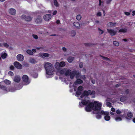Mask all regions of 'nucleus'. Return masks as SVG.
<instances>
[{
    "instance_id": "34",
    "label": "nucleus",
    "mask_w": 135,
    "mask_h": 135,
    "mask_svg": "<svg viewBox=\"0 0 135 135\" xmlns=\"http://www.w3.org/2000/svg\"><path fill=\"white\" fill-rule=\"evenodd\" d=\"M49 54L47 53H44L42 54V55H41V56L42 57H43L42 56H44L45 57H48L49 56Z\"/></svg>"
},
{
    "instance_id": "11",
    "label": "nucleus",
    "mask_w": 135,
    "mask_h": 135,
    "mask_svg": "<svg viewBox=\"0 0 135 135\" xmlns=\"http://www.w3.org/2000/svg\"><path fill=\"white\" fill-rule=\"evenodd\" d=\"M13 64L18 69H20L22 68V65L18 62L15 61L14 62Z\"/></svg>"
},
{
    "instance_id": "33",
    "label": "nucleus",
    "mask_w": 135,
    "mask_h": 135,
    "mask_svg": "<svg viewBox=\"0 0 135 135\" xmlns=\"http://www.w3.org/2000/svg\"><path fill=\"white\" fill-rule=\"evenodd\" d=\"M115 120L117 122H119L121 121L122 119L120 117H117L115 118Z\"/></svg>"
},
{
    "instance_id": "37",
    "label": "nucleus",
    "mask_w": 135,
    "mask_h": 135,
    "mask_svg": "<svg viewBox=\"0 0 135 135\" xmlns=\"http://www.w3.org/2000/svg\"><path fill=\"white\" fill-rule=\"evenodd\" d=\"M81 15H77L76 17V19L78 20H81Z\"/></svg>"
},
{
    "instance_id": "57",
    "label": "nucleus",
    "mask_w": 135,
    "mask_h": 135,
    "mask_svg": "<svg viewBox=\"0 0 135 135\" xmlns=\"http://www.w3.org/2000/svg\"><path fill=\"white\" fill-rule=\"evenodd\" d=\"M57 13V11L56 10H55L54 11L53 13V15H56Z\"/></svg>"
},
{
    "instance_id": "42",
    "label": "nucleus",
    "mask_w": 135,
    "mask_h": 135,
    "mask_svg": "<svg viewBox=\"0 0 135 135\" xmlns=\"http://www.w3.org/2000/svg\"><path fill=\"white\" fill-rule=\"evenodd\" d=\"M76 31L75 30H72V31H71V35L73 37L74 36H75V35L76 34Z\"/></svg>"
},
{
    "instance_id": "62",
    "label": "nucleus",
    "mask_w": 135,
    "mask_h": 135,
    "mask_svg": "<svg viewBox=\"0 0 135 135\" xmlns=\"http://www.w3.org/2000/svg\"><path fill=\"white\" fill-rule=\"evenodd\" d=\"M32 51L33 52H36V50L35 49H33L32 50Z\"/></svg>"
},
{
    "instance_id": "36",
    "label": "nucleus",
    "mask_w": 135,
    "mask_h": 135,
    "mask_svg": "<svg viewBox=\"0 0 135 135\" xmlns=\"http://www.w3.org/2000/svg\"><path fill=\"white\" fill-rule=\"evenodd\" d=\"M83 88L82 86H80L78 87V90L81 91L83 90Z\"/></svg>"
},
{
    "instance_id": "6",
    "label": "nucleus",
    "mask_w": 135,
    "mask_h": 135,
    "mask_svg": "<svg viewBox=\"0 0 135 135\" xmlns=\"http://www.w3.org/2000/svg\"><path fill=\"white\" fill-rule=\"evenodd\" d=\"M94 103L91 102L90 101V102H88V103L86 105L85 107V110H94Z\"/></svg>"
},
{
    "instance_id": "40",
    "label": "nucleus",
    "mask_w": 135,
    "mask_h": 135,
    "mask_svg": "<svg viewBox=\"0 0 135 135\" xmlns=\"http://www.w3.org/2000/svg\"><path fill=\"white\" fill-rule=\"evenodd\" d=\"M83 93L84 95V96H88V91L86 90H84Z\"/></svg>"
},
{
    "instance_id": "29",
    "label": "nucleus",
    "mask_w": 135,
    "mask_h": 135,
    "mask_svg": "<svg viewBox=\"0 0 135 135\" xmlns=\"http://www.w3.org/2000/svg\"><path fill=\"white\" fill-rule=\"evenodd\" d=\"M55 68L56 69H58L60 67V63L57 62L56 63L55 65Z\"/></svg>"
},
{
    "instance_id": "14",
    "label": "nucleus",
    "mask_w": 135,
    "mask_h": 135,
    "mask_svg": "<svg viewBox=\"0 0 135 135\" xmlns=\"http://www.w3.org/2000/svg\"><path fill=\"white\" fill-rule=\"evenodd\" d=\"M17 59L18 61H22L24 59V57L23 55L19 54L17 56Z\"/></svg>"
},
{
    "instance_id": "22",
    "label": "nucleus",
    "mask_w": 135,
    "mask_h": 135,
    "mask_svg": "<svg viewBox=\"0 0 135 135\" xmlns=\"http://www.w3.org/2000/svg\"><path fill=\"white\" fill-rule=\"evenodd\" d=\"M73 25L75 26L77 28H78L80 27V24L79 22H75L73 23Z\"/></svg>"
},
{
    "instance_id": "47",
    "label": "nucleus",
    "mask_w": 135,
    "mask_h": 135,
    "mask_svg": "<svg viewBox=\"0 0 135 135\" xmlns=\"http://www.w3.org/2000/svg\"><path fill=\"white\" fill-rule=\"evenodd\" d=\"M79 66L80 68H82L83 67V62H80L79 64Z\"/></svg>"
},
{
    "instance_id": "46",
    "label": "nucleus",
    "mask_w": 135,
    "mask_h": 135,
    "mask_svg": "<svg viewBox=\"0 0 135 135\" xmlns=\"http://www.w3.org/2000/svg\"><path fill=\"white\" fill-rule=\"evenodd\" d=\"M32 36L35 39H37L38 38V36L37 35L33 34Z\"/></svg>"
},
{
    "instance_id": "21",
    "label": "nucleus",
    "mask_w": 135,
    "mask_h": 135,
    "mask_svg": "<svg viewBox=\"0 0 135 135\" xmlns=\"http://www.w3.org/2000/svg\"><path fill=\"white\" fill-rule=\"evenodd\" d=\"M29 62L33 64H35L37 62L36 60L33 58H31L29 60Z\"/></svg>"
},
{
    "instance_id": "56",
    "label": "nucleus",
    "mask_w": 135,
    "mask_h": 135,
    "mask_svg": "<svg viewBox=\"0 0 135 135\" xmlns=\"http://www.w3.org/2000/svg\"><path fill=\"white\" fill-rule=\"evenodd\" d=\"M101 13L100 12H98L97 14V16H101Z\"/></svg>"
},
{
    "instance_id": "10",
    "label": "nucleus",
    "mask_w": 135,
    "mask_h": 135,
    "mask_svg": "<svg viewBox=\"0 0 135 135\" xmlns=\"http://www.w3.org/2000/svg\"><path fill=\"white\" fill-rule=\"evenodd\" d=\"M35 22L37 24H39L41 23L42 21V19L41 16L40 15L37 16L35 20Z\"/></svg>"
},
{
    "instance_id": "19",
    "label": "nucleus",
    "mask_w": 135,
    "mask_h": 135,
    "mask_svg": "<svg viewBox=\"0 0 135 135\" xmlns=\"http://www.w3.org/2000/svg\"><path fill=\"white\" fill-rule=\"evenodd\" d=\"M21 80V78L19 76H16L14 78V81L15 82L19 83Z\"/></svg>"
},
{
    "instance_id": "51",
    "label": "nucleus",
    "mask_w": 135,
    "mask_h": 135,
    "mask_svg": "<svg viewBox=\"0 0 135 135\" xmlns=\"http://www.w3.org/2000/svg\"><path fill=\"white\" fill-rule=\"evenodd\" d=\"M112 0H106V3L107 4H109L110 2L112 1Z\"/></svg>"
},
{
    "instance_id": "63",
    "label": "nucleus",
    "mask_w": 135,
    "mask_h": 135,
    "mask_svg": "<svg viewBox=\"0 0 135 135\" xmlns=\"http://www.w3.org/2000/svg\"><path fill=\"white\" fill-rule=\"evenodd\" d=\"M84 96H84V95L83 94H83L81 95L80 97L81 98H83V97H84Z\"/></svg>"
},
{
    "instance_id": "24",
    "label": "nucleus",
    "mask_w": 135,
    "mask_h": 135,
    "mask_svg": "<svg viewBox=\"0 0 135 135\" xmlns=\"http://www.w3.org/2000/svg\"><path fill=\"white\" fill-rule=\"evenodd\" d=\"M84 45L88 47H91L92 45H94V44H91V43H85L84 44Z\"/></svg>"
},
{
    "instance_id": "39",
    "label": "nucleus",
    "mask_w": 135,
    "mask_h": 135,
    "mask_svg": "<svg viewBox=\"0 0 135 135\" xmlns=\"http://www.w3.org/2000/svg\"><path fill=\"white\" fill-rule=\"evenodd\" d=\"M113 44L115 46H118L119 45V42L117 41H114L113 42Z\"/></svg>"
},
{
    "instance_id": "55",
    "label": "nucleus",
    "mask_w": 135,
    "mask_h": 135,
    "mask_svg": "<svg viewBox=\"0 0 135 135\" xmlns=\"http://www.w3.org/2000/svg\"><path fill=\"white\" fill-rule=\"evenodd\" d=\"M121 85L120 84H118L115 85V87H118L120 86Z\"/></svg>"
},
{
    "instance_id": "8",
    "label": "nucleus",
    "mask_w": 135,
    "mask_h": 135,
    "mask_svg": "<svg viewBox=\"0 0 135 135\" xmlns=\"http://www.w3.org/2000/svg\"><path fill=\"white\" fill-rule=\"evenodd\" d=\"M22 79L23 81L25 82L26 85L28 84L30 82L29 81V78L28 76L26 75H24L22 77Z\"/></svg>"
},
{
    "instance_id": "41",
    "label": "nucleus",
    "mask_w": 135,
    "mask_h": 135,
    "mask_svg": "<svg viewBox=\"0 0 135 135\" xmlns=\"http://www.w3.org/2000/svg\"><path fill=\"white\" fill-rule=\"evenodd\" d=\"M126 99V98L124 97H121L120 99V101L122 102L124 101Z\"/></svg>"
},
{
    "instance_id": "23",
    "label": "nucleus",
    "mask_w": 135,
    "mask_h": 135,
    "mask_svg": "<svg viewBox=\"0 0 135 135\" xmlns=\"http://www.w3.org/2000/svg\"><path fill=\"white\" fill-rule=\"evenodd\" d=\"M127 29L126 28H121L119 30L118 32H122L123 33H125L127 32Z\"/></svg>"
},
{
    "instance_id": "17",
    "label": "nucleus",
    "mask_w": 135,
    "mask_h": 135,
    "mask_svg": "<svg viewBox=\"0 0 135 135\" xmlns=\"http://www.w3.org/2000/svg\"><path fill=\"white\" fill-rule=\"evenodd\" d=\"M127 117H125V118L127 119H130L128 118H131L133 117V114L132 113L129 112L127 113Z\"/></svg>"
},
{
    "instance_id": "16",
    "label": "nucleus",
    "mask_w": 135,
    "mask_h": 135,
    "mask_svg": "<svg viewBox=\"0 0 135 135\" xmlns=\"http://www.w3.org/2000/svg\"><path fill=\"white\" fill-rule=\"evenodd\" d=\"M116 24L115 22H109L107 24V26L109 27H115L116 26Z\"/></svg>"
},
{
    "instance_id": "44",
    "label": "nucleus",
    "mask_w": 135,
    "mask_h": 135,
    "mask_svg": "<svg viewBox=\"0 0 135 135\" xmlns=\"http://www.w3.org/2000/svg\"><path fill=\"white\" fill-rule=\"evenodd\" d=\"M8 75L11 76H12L14 75L13 73L11 71H9L8 73Z\"/></svg>"
},
{
    "instance_id": "38",
    "label": "nucleus",
    "mask_w": 135,
    "mask_h": 135,
    "mask_svg": "<svg viewBox=\"0 0 135 135\" xmlns=\"http://www.w3.org/2000/svg\"><path fill=\"white\" fill-rule=\"evenodd\" d=\"M100 56L101 57H103V59L104 60H105L107 61H109V58L107 57H104L103 56L101 55H100Z\"/></svg>"
},
{
    "instance_id": "30",
    "label": "nucleus",
    "mask_w": 135,
    "mask_h": 135,
    "mask_svg": "<svg viewBox=\"0 0 135 135\" xmlns=\"http://www.w3.org/2000/svg\"><path fill=\"white\" fill-rule=\"evenodd\" d=\"M1 89L3 90L4 91H7V87L4 85H1Z\"/></svg>"
},
{
    "instance_id": "2",
    "label": "nucleus",
    "mask_w": 135,
    "mask_h": 135,
    "mask_svg": "<svg viewBox=\"0 0 135 135\" xmlns=\"http://www.w3.org/2000/svg\"><path fill=\"white\" fill-rule=\"evenodd\" d=\"M44 67L47 74L51 75L53 73L54 69L52 64L48 62H47L45 64Z\"/></svg>"
},
{
    "instance_id": "5",
    "label": "nucleus",
    "mask_w": 135,
    "mask_h": 135,
    "mask_svg": "<svg viewBox=\"0 0 135 135\" xmlns=\"http://www.w3.org/2000/svg\"><path fill=\"white\" fill-rule=\"evenodd\" d=\"M94 110H101L102 104L100 102L95 101L94 102Z\"/></svg>"
},
{
    "instance_id": "60",
    "label": "nucleus",
    "mask_w": 135,
    "mask_h": 135,
    "mask_svg": "<svg viewBox=\"0 0 135 135\" xmlns=\"http://www.w3.org/2000/svg\"><path fill=\"white\" fill-rule=\"evenodd\" d=\"M60 21L59 20H57L56 21V23L57 24H59L60 23Z\"/></svg>"
},
{
    "instance_id": "15",
    "label": "nucleus",
    "mask_w": 135,
    "mask_h": 135,
    "mask_svg": "<svg viewBox=\"0 0 135 135\" xmlns=\"http://www.w3.org/2000/svg\"><path fill=\"white\" fill-rule=\"evenodd\" d=\"M8 11L9 13L12 15H15L16 13V11L14 8H10L9 9Z\"/></svg>"
},
{
    "instance_id": "7",
    "label": "nucleus",
    "mask_w": 135,
    "mask_h": 135,
    "mask_svg": "<svg viewBox=\"0 0 135 135\" xmlns=\"http://www.w3.org/2000/svg\"><path fill=\"white\" fill-rule=\"evenodd\" d=\"M21 18L24 19L26 21L30 22L32 20V18L31 17L29 16H26L25 15H23L21 16Z\"/></svg>"
},
{
    "instance_id": "20",
    "label": "nucleus",
    "mask_w": 135,
    "mask_h": 135,
    "mask_svg": "<svg viewBox=\"0 0 135 135\" xmlns=\"http://www.w3.org/2000/svg\"><path fill=\"white\" fill-rule=\"evenodd\" d=\"M71 73V70L69 69L67 70H66L65 72V75L66 76H70Z\"/></svg>"
},
{
    "instance_id": "48",
    "label": "nucleus",
    "mask_w": 135,
    "mask_h": 135,
    "mask_svg": "<svg viewBox=\"0 0 135 135\" xmlns=\"http://www.w3.org/2000/svg\"><path fill=\"white\" fill-rule=\"evenodd\" d=\"M3 45L4 46L6 47H8L9 46V45L7 44V43H4L3 44Z\"/></svg>"
},
{
    "instance_id": "18",
    "label": "nucleus",
    "mask_w": 135,
    "mask_h": 135,
    "mask_svg": "<svg viewBox=\"0 0 135 135\" xmlns=\"http://www.w3.org/2000/svg\"><path fill=\"white\" fill-rule=\"evenodd\" d=\"M83 83V81L81 79H78L76 80V81L74 82V84L75 85L78 84H80Z\"/></svg>"
},
{
    "instance_id": "43",
    "label": "nucleus",
    "mask_w": 135,
    "mask_h": 135,
    "mask_svg": "<svg viewBox=\"0 0 135 135\" xmlns=\"http://www.w3.org/2000/svg\"><path fill=\"white\" fill-rule=\"evenodd\" d=\"M98 30L99 31V34L100 35L104 33V31L101 29L100 28H99Z\"/></svg>"
},
{
    "instance_id": "53",
    "label": "nucleus",
    "mask_w": 135,
    "mask_h": 135,
    "mask_svg": "<svg viewBox=\"0 0 135 135\" xmlns=\"http://www.w3.org/2000/svg\"><path fill=\"white\" fill-rule=\"evenodd\" d=\"M124 13L125 15L127 16H129L130 15V13L129 12H125Z\"/></svg>"
},
{
    "instance_id": "32",
    "label": "nucleus",
    "mask_w": 135,
    "mask_h": 135,
    "mask_svg": "<svg viewBox=\"0 0 135 135\" xmlns=\"http://www.w3.org/2000/svg\"><path fill=\"white\" fill-rule=\"evenodd\" d=\"M54 5L56 7H58L59 6V3L57 2V1L56 0H54Z\"/></svg>"
},
{
    "instance_id": "12",
    "label": "nucleus",
    "mask_w": 135,
    "mask_h": 135,
    "mask_svg": "<svg viewBox=\"0 0 135 135\" xmlns=\"http://www.w3.org/2000/svg\"><path fill=\"white\" fill-rule=\"evenodd\" d=\"M51 15L49 14H46L43 17L44 19L46 21L50 20L51 19Z\"/></svg>"
},
{
    "instance_id": "1",
    "label": "nucleus",
    "mask_w": 135,
    "mask_h": 135,
    "mask_svg": "<svg viewBox=\"0 0 135 135\" xmlns=\"http://www.w3.org/2000/svg\"><path fill=\"white\" fill-rule=\"evenodd\" d=\"M87 112H91V114H96V118L98 119H100L102 117L101 115H104V119L107 121L109 120L110 119L109 115V113L107 111L103 110H86Z\"/></svg>"
},
{
    "instance_id": "52",
    "label": "nucleus",
    "mask_w": 135,
    "mask_h": 135,
    "mask_svg": "<svg viewBox=\"0 0 135 135\" xmlns=\"http://www.w3.org/2000/svg\"><path fill=\"white\" fill-rule=\"evenodd\" d=\"M88 95H91L92 94V92L90 90H88L87 91Z\"/></svg>"
},
{
    "instance_id": "35",
    "label": "nucleus",
    "mask_w": 135,
    "mask_h": 135,
    "mask_svg": "<svg viewBox=\"0 0 135 135\" xmlns=\"http://www.w3.org/2000/svg\"><path fill=\"white\" fill-rule=\"evenodd\" d=\"M59 63L60 67H63L65 65V63L64 61H61Z\"/></svg>"
},
{
    "instance_id": "31",
    "label": "nucleus",
    "mask_w": 135,
    "mask_h": 135,
    "mask_svg": "<svg viewBox=\"0 0 135 135\" xmlns=\"http://www.w3.org/2000/svg\"><path fill=\"white\" fill-rule=\"evenodd\" d=\"M4 82L6 84L8 85H9L11 84V81L7 79L5 80L4 81Z\"/></svg>"
},
{
    "instance_id": "58",
    "label": "nucleus",
    "mask_w": 135,
    "mask_h": 135,
    "mask_svg": "<svg viewBox=\"0 0 135 135\" xmlns=\"http://www.w3.org/2000/svg\"><path fill=\"white\" fill-rule=\"evenodd\" d=\"M62 49L63 51L64 52H65L66 51V48L65 47H63Z\"/></svg>"
},
{
    "instance_id": "54",
    "label": "nucleus",
    "mask_w": 135,
    "mask_h": 135,
    "mask_svg": "<svg viewBox=\"0 0 135 135\" xmlns=\"http://www.w3.org/2000/svg\"><path fill=\"white\" fill-rule=\"evenodd\" d=\"M129 92V90L128 89H127L125 91V93L126 94H128Z\"/></svg>"
},
{
    "instance_id": "9",
    "label": "nucleus",
    "mask_w": 135,
    "mask_h": 135,
    "mask_svg": "<svg viewBox=\"0 0 135 135\" xmlns=\"http://www.w3.org/2000/svg\"><path fill=\"white\" fill-rule=\"evenodd\" d=\"M88 102H90V101L86 100L85 99L82 100L81 102H79V105L81 107H83V105H86L88 103Z\"/></svg>"
},
{
    "instance_id": "28",
    "label": "nucleus",
    "mask_w": 135,
    "mask_h": 135,
    "mask_svg": "<svg viewBox=\"0 0 135 135\" xmlns=\"http://www.w3.org/2000/svg\"><path fill=\"white\" fill-rule=\"evenodd\" d=\"M27 53L28 54L32 55L33 54V52L31 50H27L26 51Z\"/></svg>"
},
{
    "instance_id": "27",
    "label": "nucleus",
    "mask_w": 135,
    "mask_h": 135,
    "mask_svg": "<svg viewBox=\"0 0 135 135\" xmlns=\"http://www.w3.org/2000/svg\"><path fill=\"white\" fill-rule=\"evenodd\" d=\"M7 54L6 53H4L1 54V56L3 59H4L6 57Z\"/></svg>"
},
{
    "instance_id": "49",
    "label": "nucleus",
    "mask_w": 135,
    "mask_h": 135,
    "mask_svg": "<svg viewBox=\"0 0 135 135\" xmlns=\"http://www.w3.org/2000/svg\"><path fill=\"white\" fill-rule=\"evenodd\" d=\"M106 104L107 106L108 107H110L111 106V104L109 102H107L106 103Z\"/></svg>"
},
{
    "instance_id": "13",
    "label": "nucleus",
    "mask_w": 135,
    "mask_h": 135,
    "mask_svg": "<svg viewBox=\"0 0 135 135\" xmlns=\"http://www.w3.org/2000/svg\"><path fill=\"white\" fill-rule=\"evenodd\" d=\"M107 32L109 33L110 34L111 36H114L116 34L117 31H115L111 29H107Z\"/></svg>"
},
{
    "instance_id": "25",
    "label": "nucleus",
    "mask_w": 135,
    "mask_h": 135,
    "mask_svg": "<svg viewBox=\"0 0 135 135\" xmlns=\"http://www.w3.org/2000/svg\"><path fill=\"white\" fill-rule=\"evenodd\" d=\"M66 69H63L60 70L59 71V73L60 74L62 75L65 74Z\"/></svg>"
},
{
    "instance_id": "64",
    "label": "nucleus",
    "mask_w": 135,
    "mask_h": 135,
    "mask_svg": "<svg viewBox=\"0 0 135 135\" xmlns=\"http://www.w3.org/2000/svg\"><path fill=\"white\" fill-rule=\"evenodd\" d=\"M84 96H84V95L83 94H83L81 95L80 97L81 98H83V97H84Z\"/></svg>"
},
{
    "instance_id": "59",
    "label": "nucleus",
    "mask_w": 135,
    "mask_h": 135,
    "mask_svg": "<svg viewBox=\"0 0 135 135\" xmlns=\"http://www.w3.org/2000/svg\"><path fill=\"white\" fill-rule=\"evenodd\" d=\"M91 81L92 83L93 84H94L95 83V80H94L92 79L91 80Z\"/></svg>"
},
{
    "instance_id": "26",
    "label": "nucleus",
    "mask_w": 135,
    "mask_h": 135,
    "mask_svg": "<svg viewBox=\"0 0 135 135\" xmlns=\"http://www.w3.org/2000/svg\"><path fill=\"white\" fill-rule=\"evenodd\" d=\"M73 57L71 56L68 57L67 58V60L68 62L69 63L73 61Z\"/></svg>"
},
{
    "instance_id": "3",
    "label": "nucleus",
    "mask_w": 135,
    "mask_h": 135,
    "mask_svg": "<svg viewBox=\"0 0 135 135\" xmlns=\"http://www.w3.org/2000/svg\"><path fill=\"white\" fill-rule=\"evenodd\" d=\"M112 111L110 112V113L112 115L114 116L116 115L117 114H120V116L123 117L124 115V112L123 110H111Z\"/></svg>"
},
{
    "instance_id": "50",
    "label": "nucleus",
    "mask_w": 135,
    "mask_h": 135,
    "mask_svg": "<svg viewBox=\"0 0 135 135\" xmlns=\"http://www.w3.org/2000/svg\"><path fill=\"white\" fill-rule=\"evenodd\" d=\"M14 68V67L13 65H11L10 67V69L11 70H13Z\"/></svg>"
},
{
    "instance_id": "45",
    "label": "nucleus",
    "mask_w": 135,
    "mask_h": 135,
    "mask_svg": "<svg viewBox=\"0 0 135 135\" xmlns=\"http://www.w3.org/2000/svg\"><path fill=\"white\" fill-rule=\"evenodd\" d=\"M81 91H79L78 90V91L76 92V95H81Z\"/></svg>"
},
{
    "instance_id": "4",
    "label": "nucleus",
    "mask_w": 135,
    "mask_h": 135,
    "mask_svg": "<svg viewBox=\"0 0 135 135\" xmlns=\"http://www.w3.org/2000/svg\"><path fill=\"white\" fill-rule=\"evenodd\" d=\"M75 75L76 76V79L78 78L80 76L79 72L78 71L76 70L73 71H71L70 75L71 79H73Z\"/></svg>"
},
{
    "instance_id": "61",
    "label": "nucleus",
    "mask_w": 135,
    "mask_h": 135,
    "mask_svg": "<svg viewBox=\"0 0 135 135\" xmlns=\"http://www.w3.org/2000/svg\"><path fill=\"white\" fill-rule=\"evenodd\" d=\"M135 15V11H132V15L134 16Z\"/></svg>"
}]
</instances>
